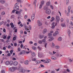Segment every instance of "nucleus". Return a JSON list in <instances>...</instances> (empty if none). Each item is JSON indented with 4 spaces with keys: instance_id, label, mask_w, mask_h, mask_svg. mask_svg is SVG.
I'll return each mask as SVG.
<instances>
[{
    "instance_id": "obj_1",
    "label": "nucleus",
    "mask_w": 73,
    "mask_h": 73,
    "mask_svg": "<svg viewBox=\"0 0 73 73\" xmlns=\"http://www.w3.org/2000/svg\"><path fill=\"white\" fill-rule=\"evenodd\" d=\"M45 13L47 15H50L51 10L49 9H47L46 10Z\"/></svg>"
},
{
    "instance_id": "obj_2",
    "label": "nucleus",
    "mask_w": 73,
    "mask_h": 73,
    "mask_svg": "<svg viewBox=\"0 0 73 73\" xmlns=\"http://www.w3.org/2000/svg\"><path fill=\"white\" fill-rule=\"evenodd\" d=\"M17 68L15 67H13L10 68V70L11 72H14L15 70H16Z\"/></svg>"
},
{
    "instance_id": "obj_3",
    "label": "nucleus",
    "mask_w": 73,
    "mask_h": 73,
    "mask_svg": "<svg viewBox=\"0 0 73 73\" xmlns=\"http://www.w3.org/2000/svg\"><path fill=\"white\" fill-rule=\"evenodd\" d=\"M44 4V1H42L41 2L40 4V5L39 8L41 9L42 7V5Z\"/></svg>"
},
{
    "instance_id": "obj_4",
    "label": "nucleus",
    "mask_w": 73,
    "mask_h": 73,
    "mask_svg": "<svg viewBox=\"0 0 73 73\" xmlns=\"http://www.w3.org/2000/svg\"><path fill=\"white\" fill-rule=\"evenodd\" d=\"M20 72L22 73H24L25 72V69H23V68L21 67L19 70Z\"/></svg>"
},
{
    "instance_id": "obj_5",
    "label": "nucleus",
    "mask_w": 73,
    "mask_h": 73,
    "mask_svg": "<svg viewBox=\"0 0 73 73\" xmlns=\"http://www.w3.org/2000/svg\"><path fill=\"white\" fill-rule=\"evenodd\" d=\"M56 21L58 23L60 21V17L58 16H56Z\"/></svg>"
},
{
    "instance_id": "obj_6",
    "label": "nucleus",
    "mask_w": 73,
    "mask_h": 73,
    "mask_svg": "<svg viewBox=\"0 0 73 73\" xmlns=\"http://www.w3.org/2000/svg\"><path fill=\"white\" fill-rule=\"evenodd\" d=\"M16 9V11H19L20 9H19V6H15L14 7H13V9Z\"/></svg>"
},
{
    "instance_id": "obj_7",
    "label": "nucleus",
    "mask_w": 73,
    "mask_h": 73,
    "mask_svg": "<svg viewBox=\"0 0 73 73\" xmlns=\"http://www.w3.org/2000/svg\"><path fill=\"white\" fill-rule=\"evenodd\" d=\"M37 24L39 27H40V26H41V25H42V23H40V21L39 20H38L37 21Z\"/></svg>"
},
{
    "instance_id": "obj_8",
    "label": "nucleus",
    "mask_w": 73,
    "mask_h": 73,
    "mask_svg": "<svg viewBox=\"0 0 73 73\" xmlns=\"http://www.w3.org/2000/svg\"><path fill=\"white\" fill-rule=\"evenodd\" d=\"M38 56L39 57H42V53L41 52H39L38 53Z\"/></svg>"
},
{
    "instance_id": "obj_9",
    "label": "nucleus",
    "mask_w": 73,
    "mask_h": 73,
    "mask_svg": "<svg viewBox=\"0 0 73 73\" xmlns=\"http://www.w3.org/2000/svg\"><path fill=\"white\" fill-rule=\"evenodd\" d=\"M61 25L62 27L63 28H65L66 27V25H65V23H62L61 24Z\"/></svg>"
},
{
    "instance_id": "obj_10",
    "label": "nucleus",
    "mask_w": 73,
    "mask_h": 73,
    "mask_svg": "<svg viewBox=\"0 0 73 73\" xmlns=\"http://www.w3.org/2000/svg\"><path fill=\"white\" fill-rule=\"evenodd\" d=\"M48 38H50V39H48V41H52V40H53V39H54L53 37H52L50 36H49L48 37Z\"/></svg>"
},
{
    "instance_id": "obj_11",
    "label": "nucleus",
    "mask_w": 73,
    "mask_h": 73,
    "mask_svg": "<svg viewBox=\"0 0 73 73\" xmlns=\"http://www.w3.org/2000/svg\"><path fill=\"white\" fill-rule=\"evenodd\" d=\"M24 64H25V65H28L29 64V61L28 60H25L24 62Z\"/></svg>"
},
{
    "instance_id": "obj_12",
    "label": "nucleus",
    "mask_w": 73,
    "mask_h": 73,
    "mask_svg": "<svg viewBox=\"0 0 73 73\" xmlns=\"http://www.w3.org/2000/svg\"><path fill=\"white\" fill-rule=\"evenodd\" d=\"M0 2L1 4H5V1L4 0H0Z\"/></svg>"
},
{
    "instance_id": "obj_13",
    "label": "nucleus",
    "mask_w": 73,
    "mask_h": 73,
    "mask_svg": "<svg viewBox=\"0 0 73 73\" xmlns=\"http://www.w3.org/2000/svg\"><path fill=\"white\" fill-rule=\"evenodd\" d=\"M46 5L48 6H50V1H48L46 3Z\"/></svg>"
},
{
    "instance_id": "obj_14",
    "label": "nucleus",
    "mask_w": 73,
    "mask_h": 73,
    "mask_svg": "<svg viewBox=\"0 0 73 73\" xmlns=\"http://www.w3.org/2000/svg\"><path fill=\"white\" fill-rule=\"evenodd\" d=\"M17 64H18V62L17 61H15L13 63V65L15 66H16V65H17Z\"/></svg>"
},
{
    "instance_id": "obj_15",
    "label": "nucleus",
    "mask_w": 73,
    "mask_h": 73,
    "mask_svg": "<svg viewBox=\"0 0 73 73\" xmlns=\"http://www.w3.org/2000/svg\"><path fill=\"white\" fill-rule=\"evenodd\" d=\"M16 14H18V16H20L21 13L19 11H17L16 12Z\"/></svg>"
},
{
    "instance_id": "obj_16",
    "label": "nucleus",
    "mask_w": 73,
    "mask_h": 73,
    "mask_svg": "<svg viewBox=\"0 0 73 73\" xmlns=\"http://www.w3.org/2000/svg\"><path fill=\"white\" fill-rule=\"evenodd\" d=\"M26 53V51L25 50H22L21 51L20 54H24V53Z\"/></svg>"
},
{
    "instance_id": "obj_17",
    "label": "nucleus",
    "mask_w": 73,
    "mask_h": 73,
    "mask_svg": "<svg viewBox=\"0 0 73 73\" xmlns=\"http://www.w3.org/2000/svg\"><path fill=\"white\" fill-rule=\"evenodd\" d=\"M46 32H47V30L46 29H44L43 31V34H45V33H46Z\"/></svg>"
},
{
    "instance_id": "obj_18",
    "label": "nucleus",
    "mask_w": 73,
    "mask_h": 73,
    "mask_svg": "<svg viewBox=\"0 0 73 73\" xmlns=\"http://www.w3.org/2000/svg\"><path fill=\"white\" fill-rule=\"evenodd\" d=\"M48 8V6H44L43 7V9L44 10H46Z\"/></svg>"
},
{
    "instance_id": "obj_19",
    "label": "nucleus",
    "mask_w": 73,
    "mask_h": 73,
    "mask_svg": "<svg viewBox=\"0 0 73 73\" xmlns=\"http://www.w3.org/2000/svg\"><path fill=\"white\" fill-rule=\"evenodd\" d=\"M51 19H52L50 20V22H52V21H53L55 19L54 17H52Z\"/></svg>"
},
{
    "instance_id": "obj_20",
    "label": "nucleus",
    "mask_w": 73,
    "mask_h": 73,
    "mask_svg": "<svg viewBox=\"0 0 73 73\" xmlns=\"http://www.w3.org/2000/svg\"><path fill=\"white\" fill-rule=\"evenodd\" d=\"M13 61L12 60L10 61V62H9V64H10V65H12L13 64Z\"/></svg>"
},
{
    "instance_id": "obj_21",
    "label": "nucleus",
    "mask_w": 73,
    "mask_h": 73,
    "mask_svg": "<svg viewBox=\"0 0 73 73\" xmlns=\"http://www.w3.org/2000/svg\"><path fill=\"white\" fill-rule=\"evenodd\" d=\"M36 64H40V63H41V61L39 60H37L36 61Z\"/></svg>"
},
{
    "instance_id": "obj_22",
    "label": "nucleus",
    "mask_w": 73,
    "mask_h": 73,
    "mask_svg": "<svg viewBox=\"0 0 73 73\" xmlns=\"http://www.w3.org/2000/svg\"><path fill=\"white\" fill-rule=\"evenodd\" d=\"M44 37V35H39V37L40 38H42Z\"/></svg>"
},
{
    "instance_id": "obj_23",
    "label": "nucleus",
    "mask_w": 73,
    "mask_h": 73,
    "mask_svg": "<svg viewBox=\"0 0 73 73\" xmlns=\"http://www.w3.org/2000/svg\"><path fill=\"white\" fill-rule=\"evenodd\" d=\"M62 40V38L61 37H59L58 39V41H61Z\"/></svg>"
},
{
    "instance_id": "obj_24",
    "label": "nucleus",
    "mask_w": 73,
    "mask_h": 73,
    "mask_svg": "<svg viewBox=\"0 0 73 73\" xmlns=\"http://www.w3.org/2000/svg\"><path fill=\"white\" fill-rule=\"evenodd\" d=\"M6 65H8L9 64V61H7L5 62Z\"/></svg>"
},
{
    "instance_id": "obj_25",
    "label": "nucleus",
    "mask_w": 73,
    "mask_h": 73,
    "mask_svg": "<svg viewBox=\"0 0 73 73\" xmlns=\"http://www.w3.org/2000/svg\"><path fill=\"white\" fill-rule=\"evenodd\" d=\"M51 59H52V60H56V58L55 57L52 56L51 57Z\"/></svg>"
},
{
    "instance_id": "obj_26",
    "label": "nucleus",
    "mask_w": 73,
    "mask_h": 73,
    "mask_svg": "<svg viewBox=\"0 0 73 73\" xmlns=\"http://www.w3.org/2000/svg\"><path fill=\"white\" fill-rule=\"evenodd\" d=\"M25 30L27 31V29H28V26H27L25 25Z\"/></svg>"
},
{
    "instance_id": "obj_27",
    "label": "nucleus",
    "mask_w": 73,
    "mask_h": 73,
    "mask_svg": "<svg viewBox=\"0 0 73 73\" xmlns=\"http://www.w3.org/2000/svg\"><path fill=\"white\" fill-rule=\"evenodd\" d=\"M69 0H66V5H68L69 4Z\"/></svg>"
},
{
    "instance_id": "obj_28",
    "label": "nucleus",
    "mask_w": 73,
    "mask_h": 73,
    "mask_svg": "<svg viewBox=\"0 0 73 73\" xmlns=\"http://www.w3.org/2000/svg\"><path fill=\"white\" fill-rule=\"evenodd\" d=\"M55 48L58 49L60 48V46H55Z\"/></svg>"
},
{
    "instance_id": "obj_29",
    "label": "nucleus",
    "mask_w": 73,
    "mask_h": 73,
    "mask_svg": "<svg viewBox=\"0 0 73 73\" xmlns=\"http://www.w3.org/2000/svg\"><path fill=\"white\" fill-rule=\"evenodd\" d=\"M32 49H33L34 50H36V47L34 46H33V47H32Z\"/></svg>"
},
{
    "instance_id": "obj_30",
    "label": "nucleus",
    "mask_w": 73,
    "mask_h": 73,
    "mask_svg": "<svg viewBox=\"0 0 73 73\" xmlns=\"http://www.w3.org/2000/svg\"><path fill=\"white\" fill-rule=\"evenodd\" d=\"M29 27H28L29 28L30 30H31L32 29V26L31 25H29Z\"/></svg>"
},
{
    "instance_id": "obj_31",
    "label": "nucleus",
    "mask_w": 73,
    "mask_h": 73,
    "mask_svg": "<svg viewBox=\"0 0 73 73\" xmlns=\"http://www.w3.org/2000/svg\"><path fill=\"white\" fill-rule=\"evenodd\" d=\"M68 35H70V30H68Z\"/></svg>"
},
{
    "instance_id": "obj_32",
    "label": "nucleus",
    "mask_w": 73,
    "mask_h": 73,
    "mask_svg": "<svg viewBox=\"0 0 73 73\" xmlns=\"http://www.w3.org/2000/svg\"><path fill=\"white\" fill-rule=\"evenodd\" d=\"M48 53H49V54H50V55H52V56H53V53H52V52H49Z\"/></svg>"
},
{
    "instance_id": "obj_33",
    "label": "nucleus",
    "mask_w": 73,
    "mask_h": 73,
    "mask_svg": "<svg viewBox=\"0 0 73 73\" xmlns=\"http://www.w3.org/2000/svg\"><path fill=\"white\" fill-rule=\"evenodd\" d=\"M36 59H37L36 58H34L33 59L32 61H36Z\"/></svg>"
},
{
    "instance_id": "obj_34",
    "label": "nucleus",
    "mask_w": 73,
    "mask_h": 73,
    "mask_svg": "<svg viewBox=\"0 0 73 73\" xmlns=\"http://www.w3.org/2000/svg\"><path fill=\"white\" fill-rule=\"evenodd\" d=\"M19 5V3H16L15 5V7H16V6H17V5Z\"/></svg>"
},
{
    "instance_id": "obj_35",
    "label": "nucleus",
    "mask_w": 73,
    "mask_h": 73,
    "mask_svg": "<svg viewBox=\"0 0 73 73\" xmlns=\"http://www.w3.org/2000/svg\"><path fill=\"white\" fill-rule=\"evenodd\" d=\"M38 43H39V44H42V42L41 40L39 41H38Z\"/></svg>"
},
{
    "instance_id": "obj_36",
    "label": "nucleus",
    "mask_w": 73,
    "mask_h": 73,
    "mask_svg": "<svg viewBox=\"0 0 73 73\" xmlns=\"http://www.w3.org/2000/svg\"><path fill=\"white\" fill-rule=\"evenodd\" d=\"M1 15H5V12L3 11L1 13Z\"/></svg>"
},
{
    "instance_id": "obj_37",
    "label": "nucleus",
    "mask_w": 73,
    "mask_h": 73,
    "mask_svg": "<svg viewBox=\"0 0 73 73\" xmlns=\"http://www.w3.org/2000/svg\"><path fill=\"white\" fill-rule=\"evenodd\" d=\"M41 61H42V62H45V60H40Z\"/></svg>"
},
{
    "instance_id": "obj_38",
    "label": "nucleus",
    "mask_w": 73,
    "mask_h": 73,
    "mask_svg": "<svg viewBox=\"0 0 73 73\" xmlns=\"http://www.w3.org/2000/svg\"><path fill=\"white\" fill-rule=\"evenodd\" d=\"M11 19H13L15 18V16L13 15H12L11 16Z\"/></svg>"
},
{
    "instance_id": "obj_39",
    "label": "nucleus",
    "mask_w": 73,
    "mask_h": 73,
    "mask_svg": "<svg viewBox=\"0 0 73 73\" xmlns=\"http://www.w3.org/2000/svg\"><path fill=\"white\" fill-rule=\"evenodd\" d=\"M71 9V6H69L68 7V9L70 10Z\"/></svg>"
},
{
    "instance_id": "obj_40",
    "label": "nucleus",
    "mask_w": 73,
    "mask_h": 73,
    "mask_svg": "<svg viewBox=\"0 0 73 73\" xmlns=\"http://www.w3.org/2000/svg\"><path fill=\"white\" fill-rule=\"evenodd\" d=\"M50 7L51 8V9H53L54 8H53V6H52V5H50Z\"/></svg>"
},
{
    "instance_id": "obj_41",
    "label": "nucleus",
    "mask_w": 73,
    "mask_h": 73,
    "mask_svg": "<svg viewBox=\"0 0 73 73\" xmlns=\"http://www.w3.org/2000/svg\"><path fill=\"white\" fill-rule=\"evenodd\" d=\"M0 40L2 42H4V40L3 39H0Z\"/></svg>"
},
{
    "instance_id": "obj_42",
    "label": "nucleus",
    "mask_w": 73,
    "mask_h": 73,
    "mask_svg": "<svg viewBox=\"0 0 73 73\" xmlns=\"http://www.w3.org/2000/svg\"><path fill=\"white\" fill-rule=\"evenodd\" d=\"M57 34L55 33L53 34V36H57Z\"/></svg>"
},
{
    "instance_id": "obj_43",
    "label": "nucleus",
    "mask_w": 73,
    "mask_h": 73,
    "mask_svg": "<svg viewBox=\"0 0 73 73\" xmlns=\"http://www.w3.org/2000/svg\"><path fill=\"white\" fill-rule=\"evenodd\" d=\"M27 21H28V22H31V19H28L27 20Z\"/></svg>"
},
{
    "instance_id": "obj_44",
    "label": "nucleus",
    "mask_w": 73,
    "mask_h": 73,
    "mask_svg": "<svg viewBox=\"0 0 73 73\" xmlns=\"http://www.w3.org/2000/svg\"><path fill=\"white\" fill-rule=\"evenodd\" d=\"M70 25H72V26L73 25V22H72V21L70 22Z\"/></svg>"
},
{
    "instance_id": "obj_45",
    "label": "nucleus",
    "mask_w": 73,
    "mask_h": 73,
    "mask_svg": "<svg viewBox=\"0 0 73 73\" xmlns=\"http://www.w3.org/2000/svg\"><path fill=\"white\" fill-rule=\"evenodd\" d=\"M35 17H31V19L33 21L34 19H35Z\"/></svg>"
},
{
    "instance_id": "obj_46",
    "label": "nucleus",
    "mask_w": 73,
    "mask_h": 73,
    "mask_svg": "<svg viewBox=\"0 0 73 73\" xmlns=\"http://www.w3.org/2000/svg\"><path fill=\"white\" fill-rule=\"evenodd\" d=\"M46 45H47V43H45L44 46L46 48Z\"/></svg>"
},
{
    "instance_id": "obj_47",
    "label": "nucleus",
    "mask_w": 73,
    "mask_h": 73,
    "mask_svg": "<svg viewBox=\"0 0 73 73\" xmlns=\"http://www.w3.org/2000/svg\"><path fill=\"white\" fill-rule=\"evenodd\" d=\"M27 32H28L30 33V30L29 29H27V30H26Z\"/></svg>"
},
{
    "instance_id": "obj_48",
    "label": "nucleus",
    "mask_w": 73,
    "mask_h": 73,
    "mask_svg": "<svg viewBox=\"0 0 73 73\" xmlns=\"http://www.w3.org/2000/svg\"><path fill=\"white\" fill-rule=\"evenodd\" d=\"M20 33L21 34H22V33H23V30H21L20 31Z\"/></svg>"
},
{
    "instance_id": "obj_49",
    "label": "nucleus",
    "mask_w": 73,
    "mask_h": 73,
    "mask_svg": "<svg viewBox=\"0 0 73 73\" xmlns=\"http://www.w3.org/2000/svg\"><path fill=\"white\" fill-rule=\"evenodd\" d=\"M10 38H11V36H8L7 37V39H10Z\"/></svg>"
},
{
    "instance_id": "obj_50",
    "label": "nucleus",
    "mask_w": 73,
    "mask_h": 73,
    "mask_svg": "<svg viewBox=\"0 0 73 73\" xmlns=\"http://www.w3.org/2000/svg\"><path fill=\"white\" fill-rule=\"evenodd\" d=\"M66 71L68 72H70V70H69L68 68H67L66 69Z\"/></svg>"
},
{
    "instance_id": "obj_51",
    "label": "nucleus",
    "mask_w": 73,
    "mask_h": 73,
    "mask_svg": "<svg viewBox=\"0 0 73 73\" xmlns=\"http://www.w3.org/2000/svg\"><path fill=\"white\" fill-rule=\"evenodd\" d=\"M52 46H55V44H54V43H53V42H52Z\"/></svg>"
},
{
    "instance_id": "obj_52",
    "label": "nucleus",
    "mask_w": 73,
    "mask_h": 73,
    "mask_svg": "<svg viewBox=\"0 0 73 73\" xmlns=\"http://www.w3.org/2000/svg\"><path fill=\"white\" fill-rule=\"evenodd\" d=\"M3 31L4 33H6V30H5V29H3Z\"/></svg>"
},
{
    "instance_id": "obj_53",
    "label": "nucleus",
    "mask_w": 73,
    "mask_h": 73,
    "mask_svg": "<svg viewBox=\"0 0 73 73\" xmlns=\"http://www.w3.org/2000/svg\"><path fill=\"white\" fill-rule=\"evenodd\" d=\"M46 41V40L45 39H44L42 40V42H45Z\"/></svg>"
},
{
    "instance_id": "obj_54",
    "label": "nucleus",
    "mask_w": 73,
    "mask_h": 73,
    "mask_svg": "<svg viewBox=\"0 0 73 73\" xmlns=\"http://www.w3.org/2000/svg\"><path fill=\"white\" fill-rule=\"evenodd\" d=\"M15 11H16V9H15L14 10H13L12 11V13H15Z\"/></svg>"
},
{
    "instance_id": "obj_55",
    "label": "nucleus",
    "mask_w": 73,
    "mask_h": 73,
    "mask_svg": "<svg viewBox=\"0 0 73 73\" xmlns=\"http://www.w3.org/2000/svg\"><path fill=\"white\" fill-rule=\"evenodd\" d=\"M7 38V36L6 35L5 36H4L3 37V39H5Z\"/></svg>"
},
{
    "instance_id": "obj_56",
    "label": "nucleus",
    "mask_w": 73,
    "mask_h": 73,
    "mask_svg": "<svg viewBox=\"0 0 73 73\" xmlns=\"http://www.w3.org/2000/svg\"><path fill=\"white\" fill-rule=\"evenodd\" d=\"M13 40L14 41L16 40V37H13Z\"/></svg>"
},
{
    "instance_id": "obj_57",
    "label": "nucleus",
    "mask_w": 73,
    "mask_h": 73,
    "mask_svg": "<svg viewBox=\"0 0 73 73\" xmlns=\"http://www.w3.org/2000/svg\"><path fill=\"white\" fill-rule=\"evenodd\" d=\"M1 73H5V71L4 70H2L1 71Z\"/></svg>"
},
{
    "instance_id": "obj_58",
    "label": "nucleus",
    "mask_w": 73,
    "mask_h": 73,
    "mask_svg": "<svg viewBox=\"0 0 73 73\" xmlns=\"http://www.w3.org/2000/svg\"><path fill=\"white\" fill-rule=\"evenodd\" d=\"M55 12H54V11H52L51 13L52 15H54V13Z\"/></svg>"
},
{
    "instance_id": "obj_59",
    "label": "nucleus",
    "mask_w": 73,
    "mask_h": 73,
    "mask_svg": "<svg viewBox=\"0 0 73 73\" xmlns=\"http://www.w3.org/2000/svg\"><path fill=\"white\" fill-rule=\"evenodd\" d=\"M50 16H48L47 17V19H50Z\"/></svg>"
},
{
    "instance_id": "obj_60",
    "label": "nucleus",
    "mask_w": 73,
    "mask_h": 73,
    "mask_svg": "<svg viewBox=\"0 0 73 73\" xmlns=\"http://www.w3.org/2000/svg\"><path fill=\"white\" fill-rule=\"evenodd\" d=\"M21 50H20V48H18V51H19V52H20Z\"/></svg>"
},
{
    "instance_id": "obj_61",
    "label": "nucleus",
    "mask_w": 73,
    "mask_h": 73,
    "mask_svg": "<svg viewBox=\"0 0 73 73\" xmlns=\"http://www.w3.org/2000/svg\"><path fill=\"white\" fill-rule=\"evenodd\" d=\"M55 73L56 72H55V71H52L51 72V73Z\"/></svg>"
},
{
    "instance_id": "obj_62",
    "label": "nucleus",
    "mask_w": 73,
    "mask_h": 73,
    "mask_svg": "<svg viewBox=\"0 0 73 73\" xmlns=\"http://www.w3.org/2000/svg\"><path fill=\"white\" fill-rule=\"evenodd\" d=\"M29 44H33V42L32 41H30L29 42Z\"/></svg>"
},
{
    "instance_id": "obj_63",
    "label": "nucleus",
    "mask_w": 73,
    "mask_h": 73,
    "mask_svg": "<svg viewBox=\"0 0 73 73\" xmlns=\"http://www.w3.org/2000/svg\"><path fill=\"white\" fill-rule=\"evenodd\" d=\"M10 52L11 54H12L13 51V50H11V51H10Z\"/></svg>"
},
{
    "instance_id": "obj_64",
    "label": "nucleus",
    "mask_w": 73,
    "mask_h": 73,
    "mask_svg": "<svg viewBox=\"0 0 73 73\" xmlns=\"http://www.w3.org/2000/svg\"><path fill=\"white\" fill-rule=\"evenodd\" d=\"M7 56H11V54H10V53H8L7 54Z\"/></svg>"
}]
</instances>
